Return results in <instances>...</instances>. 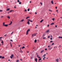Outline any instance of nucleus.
I'll list each match as a JSON object with an SVG mask.
<instances>
[{"label": "nucleus", "instance_id": "nucleus-1", "mask_svg": "<svg viewBox=\"0 0 62 62\" xmlns=\"http://www.w3.org/2000/svg\"><path fill=\"white\" fill-rule=\"evenodd\" d=\"M30 31V30L29 29H28L26 31V35H27L28 34V32L29 31Z\"/></svg>", "mask_w": 62, "mask_h": 62}, {"label": "nucleus", "instance_id": "nucleus-2", "mask_svg": "<svg viewBox=\"0 0 62 62\" xmlns=\"http://www.w3.org/2000/svg\"><path fill=\"white\" fill-rule=\"evenodd\" d=\"M12 23V21H11V22H10V23L9 24V25H10Z\"/></svg>", "mask_w": 62, "mask_h": 62}, {"label": "nucleus", "instance_id": "nucleus-3", "mask_svg": "<svg viewBox=\"0 0 62 62\" xmlns=\"http://www.w3.org/2000/svg\"><path fill=\"white\" fill-rule=\"evenodd\" d=\"M55 61H56V62H58V59H57L55 60Z\"/></svg>", "mask_w": 62, "mask_h": 62}, {"label": "nucleus", "instance_id": "nucleus-4", "mask_svg": "<svg viewBox=\"0 0 62 62\" xmlns=\"http://www.w3.org/2000/svg\"><path fill=\"white\" fill-rule=\"evenodd\" d=\"M27 23L29 25L30 24V23L29 22V21H28L27 22Z\"/></svg>", "mask_w": 62, "mask_h": 62}, {"label": "nucleus", "instance_id": "nucleus-5", "mask_svg": "<svg viewBox=\"0 0 62 62\" xmlns=\"http://www.w3.org/2000/svg\"><path fill=\"white\" fill-rule=\"evenodd\" d=\"M8 26V24H5V25H4V26H5V27H7Z\"/></svg>", "mask_w": 62, "mask_h": 62}, {"label": "nucleus", "instance_id": "nucleus-6", "mask_svg": "<svg viewBox=\"0 0 62 62\" xmlns=\"http://www.w3.org/2000/svg\"><path fill=\"white\" fill-rule=\"evenodd\" d=\"M44 50H43L41 51L40 52V53H42V52H44Z\"/></svg>", "mask_w": 62, "mask_h": 62}, {"label": "nucleus", "instance_id": "nucleus-7", "mask_svg": "<svg viewBox=\"0 0 62 62\" xmlns=\"http://www.w3.org/2000/svg\"><path fill=\"white\" fill-rule=\"evenodd\" d=\"M43 21H44V20L42 19V20H41V21L40 22V23H42V22H43Z\"/></svg>", "mask_w": 62, "mask_h": 62}, {"label": "nucleus", "instance_id": "nucleus-8", "mask_svg": "<svg viewBox=\"0 0 62 62\" xmlns=\"http://www.w3.org/2000/svg\"><path fill=\"white\" fill-rule=\"evenodd\" d=\"M51 3L52 4H54V3H53V0H52V1H51Z\"/></svg>", "mask_w": 62, "mask_h": 62}, {"label": "nucleus", "instance_id": "nucleus-9", "mask_svg": "<svg viewBox=\"0 0 62 62\" xmlns=\"http://www.w3.org/2000/svg\"><path fill=\"white\" fill-rule=\"evenodd\" d=\"M35 61H36V62H37V59L36 58H35Z\"/></svg>", "mask_w": 62, "mask_h": 62}, {"label": "nucleus", "instance_id": "nucleus-10", "mask_svg": "<svg viewBox=\"0 0 62 62\" xmlns=\"http://www.w3.org/2000/svg\"><path fill=\"white\" fill-rule=\"evenodd\" d=\"M7 18H8L9 19H10V17L9 16H7Z\"/></svg>", "mask_w": 62, "mask_h": 62}, {"label": "nucleus", "instance_id": "nucleus-11", "mask_svg": "<svg viewBox=\"0 0 62 62\" xmlns=\"http://www.w3.org/2000/svg\"><path fill=\"white\" fill-rule=\"evenodd\" d=\"M54 24V23H52L51 24V25H53V24Z\"/></svg>", "mask_w": 62, "mask_h": 62}, {"label": "nucleus", "instance_id": "nucleus-12", "mask_svg": "<svg viewBox=\"0 0 62 62\" xmlns=\"http://www.w3.org/2000/svg\"><path fill=\"white\" fill-rule=\"evenodd\" d=\"M58 38H59V39H60V38H62V37H61L60 36H59Z\"/></svg>", "mask_w": 62, "mask_h": 62}, {"label": "nucleus", "instance_id": "nucleus-13", "mask_svg": "<svg viewBox=\"0 0 62 62\" xmlns=\"http://www.w3.org/2000/svg\"><path fill=\"white\" fill-rule=\"evenodd\" d=\"M10 9H9V8H8L7 10H6V11H8Z\"/></svg>", "mask_w": 62, "mask_h": 62}, {"label": "nucleus", "instance_id": "nucleus-14", "mask_svg": "<svg viewBox=\"0 0 62 62\" xmlns=\"http://www.w3.org/2000/svg\"><path fill=\"white\" fill-rule=\"evenodd\" d=\"M46 56V54H44V55H43L42 57H43L44 56Z\"/></svg>", "mask_w": 62, "mask_h": 62}, {"label": "nucleus", "instance_id": "nucleus-15", "mask_svg": "<svg viewBox=\"0 0 62 62\" xmlns=\"http://www.w3.org/2000/svg\"><path fill=\"white\" fill-rule=\"evenodd\" d=\"M25 47V46H23L22 47V49L24 48Z\"/></svg>", "mask_w": 62, "mask_h": 62}, {"label": "nucleus", "instance_id": "nucleus-16", "mask_svg": "<svg viewBox=\"0 0 62 62\" xmlns=\"http://www.w3.org/2000/svg\"><path fill=\"white\" fill-rule=\"evenodd\" d=\"M39 56H38V55H37V57L38 58H40V57H39Z\"/></svg>", "mask_w": 62, "mask_h": 62}, {"label": "nucleus", "instance_id": "nucleus-17", "mask_svg": "<svg viewBox=\"0 0 62 62\" xmlns=\"http://www.w3.org/2000/svg\"><path fill=\"white\" fill-rule=\"evenodd\" d=\"M5 23H3V25L4 26L5 25Z\"/></svg>", "mask_w": 62, "mask_h": 62}, {"label": "nucleus", "instance_id": "nucleus-18", "mask_svg": "<svg viewBox=\"0 0 62 62\" xmlns=\"http://www.w3.org/2000/svg\"><path fill=\"white\" fill-rule=\"evenodd\" d=\"M29 17H29V16L27 17L26 18V19H28V18H29Z\"/></svg>", "mask_w": 62, "mask_h": 62}, {"label": "nucleus", "instance_id": "nucleus-19", "mask_svg": "<svg viewBox=\"0 0 62 62\" xmlns=\"http://www.w3.org/2000/svg\"><path fill=\"white\" fill-rule=\"evenodd\" d=\"M45 36V35H44H44H43L42 36V37H44Z\"/></svg>", "mask_w": 62, "mask_h": 62}, {"label": "nucleus", "instance_id": "nucleus-20", "mask_svg": "<svg viewBox=\"0 0 62 62\" xmlns=\"http://www.w3.org/2000/svg\"><path fill=\"white\" fill-rule=\"evenodd\" d=\"M37 42V40L35 39L34 41V42L36 43Z\"/></svg>", "mask_w": 62, "mask_h": 62}, {"label": "nucleus", "instance_id": "nucleus-21", "mask_svg": "<svg viewBox=\"0 0 62 62\" xmlns=\"http://www.w3.org/2000/svg\"><path fill=\"white\" fill-rule=\"evenodd\" d=\"M49 31V30H47V31H46V32H48Z\"/></svg>", "mask_w": 62, "mask_h": 62}, {"label": "nucleus", "instance_id": "nucleus-22", "mask_svg": "<svg viewBox=\"0 0 62 62\" xmlns=\"http://www.w3.org/2000/svg\"><path fill=\"white\" fill-rule=\"evenodd\" d=\"M5 58V57H2V58H1V59H3V58L4 59Z\"/></svg>", "mask_w": 62, "mask_h": 62}, {"label": "nucleus", "instance_id": "nucleus-23", "mask_svg": "<svg viewBox=\"0 0 62 62\" xmlns=\"http://www.w3.org/2000/svg\"><path fill=\"white\" fill-rule=\"evenodd\" d=\"M27 10L28 11H30V8H28V9H27Z\"/></svg>", "mask_w": 62, "mask_h": 62}, {"label": "nucleus", "instance_id": "nucleus-24", "mask_svg": "<svg viewBox=\"0 0 62 62\" xmlns=\"http://www.w3.org/2000/svg\"><path fill=\"white\" fill-rule=\"evenodd\" d=\"M21 52V53H23V52L21 50H20V52Z\"/></svg>", "mask_w": 62, "mask_h": 62}, {"label": "nucleus", "instance_id": "nucleus-25", "mask_svg": "<svg viewBox=\"0 0 62 62\" xmlns=\"http://www.w3.org/2000/svg\"><path fill=\"white\" fill-rule=\"evenodd\" d=\"M11 56L12 57H13L14 56V55L13 54L11 55Z\"/></svg>", "mask_w": 62, "mask_h": 62}, {"label": "nucleus", "instance_id": "nucleus-26", "mask_svg": "<svg viewBox=\"0 0 62 62\" xmlns=\"http://www.w3.org/2000/svg\"><path fill=\"white\" fill-rule=\"evenodd\" d=\"M33 57H31L30 58L31 59H32L33 58Z\"/></svg>", "mask_w": 62, "mask_h": 62}, {"label": "nucleus", "instance_id": "nucleus-27", "mask_svg": "<svg viewBox=\"0 0 62 62\" xmlns=\"http://www.w3.org/2000/svg\"><path fill=\"white\" fill-rule=\"evenodd\" d=\"M13 11H14L13 10H11L10 11V12H12Z\"/></svg>", "mask_w": 62, "mask_h": 62}, {"label": "nucleus", "instance_id": "nucleus-28", "mask_svg": "<svg viewBox=\"0 0 62 62\" xmlns=\"http://www.w3.org/2000/svg\"><path fill=\"white\" fill-rule=\"evenodd\" d=\"M10 57L11 58V59H12V58H13L12 57V56H10Z\"/></svg>", "mask_w": 62, "mask_h": 62}, {"label": "nucleus", "instance_id": "nucleus-29", "mask_svg": "<svg viewBox=\"0 0 62 62\" xmlns=\"http://www.w3.org/2000/svg\"><path fill=\"white\" fill-rule=\"evenodd\" d=\"M52 19L54 21L55 20V18H54L53 19Z\"/></svg>", "mask_w": 62, "mask_h": 62}, {"label": "nucleus", "instance_id": "nucleus-30", "mask_svg": "<svg viewBox=\"0 0 62 62\" xmlns=\"http://www.w3.org/2000/svg\"><path fill=\"white\" fill-rule=\"evenodd\" d=\"M1 43H2V44H3V40L1 41Z\"/></svg>", "mask_w": 62, "mask_h": 62}, {"label": "nucleus", "instance_id": "nucleus-31", "mask_svg": "<svg viewBox=\"0 0 62 62\" xmlns=\"http://www.w3.org/2000/svg\"><path fill=\"white\" fill-rule=\"evenodd\" d=\"M23 21H24L23 20H22L21 21L22 22H23Z\"/></svg>", "mask_w": 62, "mask_h": 62}, {"label": "nucleus", "instance_id": "nucleus-32", "mask_svg": "<svg viewBox=\"0 0 62 62\" xmlns=\"http://www.w3.org/2000/svg\"><path fill=\"white\" fill-rule=\"evenodd\" d=\"M40 4H41V5L42 6V4L41 2H40Z\"/></svg>", "mask_w": 62, "mask_h": 62}, {"label": "nucleus", "instance_id": "nucleus-33", "mask_svg": "<svg viewBox=\"0 0 62 62\" xmlns=\"http://www.w3.org/2000/svg\"><path fill=\"white\" fill-rule=\"evenodd\" d=\"M16 62H19V60H17L16 61Z\"/></svg>", "mask_w": 62, "mask_h": 62}, {"label": "nucleus", "instance_id": "nucleus-34", "mask_svg": "<svg viewBox=\"0 0 62 62\" xmlns=\"http://www.w3.org/2000/svg\"><path fill=\"white\" fill-rule=\"evenodd\" d=\"M19 4H21V2H20L19 3Z\"/></svg>", "mask_w": 62, "mask_h": 62}, {"label": "nucleus", "instance_id": "nucleus-35", "mask_svg": "<svg viewBox=\"0 0 62 62\" xmlns=\"http://www.w3.org/2000/svg\"><path fill=\"white\" fill-rule=\"evenodd\" d=\"M50 36H49L48 37H47V38H49V37H50Z\"/></svg>", "mask_w": 62, "mask_h": 62}, {"label": "nucleus", "instance_id": "nucleus-36", "mask_svg": "<svg viewBox=\"0 0 62 62\" xmlns=\"http://www.w3.org/2000/svg\"><path fill=\"white\" fill-rule=\"evenodd\" d=\"M54 44V43H53L52 44L51 46H52Z\"/></svg>", "mask_w": 62, "mask_h": 62}, {"label": "nucleus", "instance_id": "nucleus-37", "mask_svg": "<svg viewBox=\"0 0 62 62\" xmlns=\"http://www.w3.org/2000/svg\"><path fill=\"white\" fill-rule=\"evenodd\" d=\"M27 11V10H26V9H25V10L24 11H25V12H26V11Z\"/></svg>", "mask_w": 62, "mask_h": 62}, {"label": "nucleus", "instance_id": "nucleus-38", "mask_svg": "<svg viewBox=\"0 0 62 62\" xmlns=\"http://www.w3.org/2000/svg\"><path fill=\"white\" fill-rule=\"evenodd\" d=\"M41 59H39V60H41Z\"/></svg>", "mask_w": 62, "mask_h": 62}, {"label": "nucleus", "instance_id": "nucleus-39", "mask_svg": "<svg viewBox=\"0 0 62 62\" xmlns=\"http://www.w3.org/2000/svg\"><path fill=\"white\" fill-rule=\"evenodd\" d=\"M17 2H20V1L19 0H17Z\"/></svg>", "mask_w": 62, "mask_h": 62}, {"label": "nucleus", "instance_id": "nucleus-40", "mask_svg": "<svg viewBox=\"0 0 62 62\" xmlns=\"http://www.w3.org/2000/svg\"><path fill=\"white\" fill-rule=\"evenodd\" d=\"M50 37L51 38H52L53 37H52V35H51L50 36Z\"/></svg>", "mask_w": 62, "mask_h": 62}, {"label": "nucleus", "instance_id": "nucleus-41", "mask_svg": "<svg viewBox=\"0 0 62 62\" xmlns=\"http://www.w3.org/2000/svg\"><path fill=\"white\" fill-rule=\"evenodd\" d=\"M1 57H2V56H0V58H1Z\"/></svg>", "mask_w": 62, "mask_h": 62}, {"label": "nucleus", "instance_id": "nucleus-42", "mask_svg": "<svg viewBox=\"0 0 62 62\" xmlns=\"http://www.w3.org/2000/svg\"><path fill=\"white\" fill-rule=\"evenodd\" d=\"M14 32H12V33H11V34L12 35V33H13Z\"/></svg>", "mask_w": 62, "mask_h": 62}, {"label": "nucleus", "instance_id": "nucleus-43", "mask_svg": "<svg viewBox=\"0 0 62 62\" xmlns=\"http://www.w3.org/2000/svg\"><path fill=\"white\" fill-rule=\"evenodd\" d=\"M53 42V41H50V42L51 43V42Z\"/></svg>", "mask_w": 62, "mask_h": 62}, {"label": "nucleus", "instance_id": "nucleus-44", "mask_svg": "<svg viewBox=\"0 0 62 62\" xmlns=\"http://www.w3.org/2000/svg\"><path fill=\"white\" fill-rule=\"evenodd\" d=\"M34 35H35V34H34L32 35V36H34Z\"/></svg>", "mask_w": 62, "mask_h": 62}, {"label": "nucleus", "instance_id": "nucleus-45", "mask_svg": "<svg viewBox=\"0 0 62 62\" xmlns=\"http://www.w3.org/2000/svg\"><path fill=\"white\" fill-rule=\"evenodd\" d=\"M45 50H47V48H45Z\"/></svg>", "mask_w": 62, "mask_h": 62}, {"label": "nucleus", "instance_id": "nucleus-46", "mask_svg": "<svg viewBox=\"0 0 62 62\" xmlns=\"http://www.w3.org/2000/svg\"><path fill=\"white\" fill-rule=\"evenodd\" d=\"M20 60H21V61H22V60L21 59H20Z\"/></svg>", "mask_w": 62, "mask_h": 62}, {"label": "nucleus", "instance_id": "nucleus-47", "mask_svg": "<svg viewBox=\"0 0 62 62\" xmlns=\"http://www.w3.org/2000/svg\"><path fill=\"white\" fill-rule=\"evenodd\" d=\"M28 21H30V20H29V19H28Z\"/></svg>", "mask_w": 62, "mask_h": 62}, {"label": "nucleus", "instance_id": "nucleus-48", "mask_svg": "<svg viewBox=\"0 0 62 62\" xmlns=\"http://www.w3.org/2000/svg\"><path fill=\"white\" fill-rule=\"evenodd\" d=\"M27 53H29V51H27Z\"/></svg>", "mask_w": 62, "mask_h": 62}, {"label": "nucleus", "instance_id": "nucleus-49", "mask_svg": "<svg viewBox=\"0 0 62 62\" xmlns=\"http://www.w3.org/2000/svg\"><path fill=\"white\" fill-rule=\"evenodd\" d=\"M46 39V38L45 37H44V38H43V39Z\"/></svg>", "mask_w": 62, "mask_h": 62}, {"label": "nucleus", "instance_id": "nucleus-50", "mask_svg": "<svg viewBox=\"0 0 62 62\" xmlns=\"http://www.w3.org/2000/svg\"><path fill=\"white\" fill-rule=\"evenodd\" d=\"M49 25H47V27H49Z\"/></svg>", "mask_w": 62, "mask_h": 62}, {"label": "nucleus", "instance_id": "nucleus-51", "mask_svg": "<svg viewBox=\"0 0 62 62\" xmlns=\"http://www.w3.org/2000/svg\"><path fill=\"white\" fill-rule=\"evenodd\" d=\"M6 35H7V34L4 35V36H5V37H6Z\"/></svg>", "mask_w": 62, "mask_h": 62}, {"label": "nucleus", "instance_id": "nucleus-52", "mask_svg": "<svg viewBox=\"0 0 62 62\" xmlns=\"http://www.w3.org/2000/svg\"><path fill=\"white\" fill-rule=\"evenodd\" d=\"M10 45H11V47L12 46V45L11 44H10Z\"/></svg>", "mask_w": 62, "mask_h": 62}, {"label": "nucleus", "instance_id": "nucleus-53", "mask_svg": "<svg viewBox=\"0 0 62 62\" xmlns=\"http://www.w3.org/2000/svg\"><path fill=\"white\" fill-rule=\"evenodd\" d=\"M55 8L56 9H57V7H55Z\"/></svg>", "mask_w": 62, "mask_h": 62}, {"label": "nucleus", "instance_id": "nucleus-54", "mask_svg": "<svg viewBox=\"0 0 62 62\" xmlns=\"http://www.w3.org/2000/svg\"><path fill=\"white\" fill-rule=\"evenodd\" d=\"M10 41H13L12 39L10 40Z\"/></svg>", "mask_w": 62, "mask_h": 62}, {"label": "nucleus", "instance_id": "nucleus-55", "mask_svg": "<svg viewBox=\"0 0 62 62\" xmlns=\"http://www.w3.org/2000/svg\"><path fill=\"white\" fill-rule=\"evenodd\" d=\"M50 39H51V40H52L53 39L52 38H50Z\"/></svg>", "mask_w": 62, "mask_h": 62}, {"label": "nucleus", "instance_id": "nucleus-56", "mask_svg": "<svg viewBox=\"0 0 62 62\" xmlns=\"http://www.w3.org/2000/svg\"><path fill=\"white\" fill-rule=\"evenodd\" d=\"M30 22H32V20H30Z\"/></svg>", "mask_w": 62, "mask_h": 62}, {"label": "nucleus", "instance_id": "nucleus-57", "mask_svg": "<svg viewBox=\"0 0 62 62\" xmlns=\"http://www.w3.org/2000/svg\"><path fill=\"white\" fill-rule=\"evenodd\" d=\"M57 27V25H55V27Z\"/></svg>", "mask_w": 62, "mask_h": 62}, {"label": "nucleus", "instance_id": "nucleus-58", "mask_svg": "<svg viewBox=\"0 0 62 62\" xmlns=\"http://www.w3.org/2000/svg\"><path fill=\"white\" fill-rule=\"evenodd\" d=\"M44 58H46V57H44Z\"/></svg>", "mask_w": 62, "mask_h": 62}, {"label": "nucleus", "instance_id": "nucleus-59", "mask_svg": "<svg viewBox=\"0 0 62 62\" xmlns=\"http://www.w3.org/2000/svg\"><path fill=\"white\" fill-rule=\"evenodd\" d=\"M56 12H58V10H56Z\"/></svg>", "mask_w": 62, "mask_h": 62}, {"label": "nucleus", "instance_id": "nucleus-60", "mask_svg": "<svg viewBox=\"0 0 62 62\" xmlns=\"http://www.w3.org/2000/svg\"><path fill=\"white\" fill-rule=\"evenodd\" d=\"M10 44H11V43H11V42L10 41Z\"/></svg>", "mask_w": 62, "mask_h": 62}, {"label": "nucleus", "instance_id": "nucleus-61", "mask_svg": "<svg viewBox=\"0 0 62 62\" xmlns=\"http://www.w3.org/2000/svg\"><path fill=\"white\" fill-rule=\"evenodd\" d=\"M37 14V13H36V12H35V14Z\"/></svg>", "mask_w": 62, "mask_h": 62}, {"label": "nucleus", "instance_id": "nucleus-62", "mask_svg": "<svg viewBox=\"0 0 62 62\" xmlns=\"http://www.w3.org/2000/svg\"><path fill=\"white\" fill-rule=\"evenodd\" d=\"M48 47H50V46H48Z\"/></svg>", "mask_w": 62, "mask_h": 62}, {"label": "nucleus", "instance_id": "nucleus-63", "mask_svg": "<svg viewBox=\"0 0 62 62\" xmlns=\"http://www.w3.org/2000/svg\"><path fill=\"white\" fill-rule=\"evenodd\" d=\"M2 11V10H0V11L1 12Z\"/></svg>", "mask_w": 62, "mask_h": 62}, {"label": "nucleus", "instance_id": "nucleus-64", "mask_svg": "<svg viewBox=\"0 0 62 62\" xmlns=\"http://www.w3.org/2000/svg\"><path fill=\"white\" fill-rule=\"evenodd\" d=\"M2 38V37H0V39H1Z\"/></svg>", "mask_w": 62, "mask_h": 62}]
</instances>
